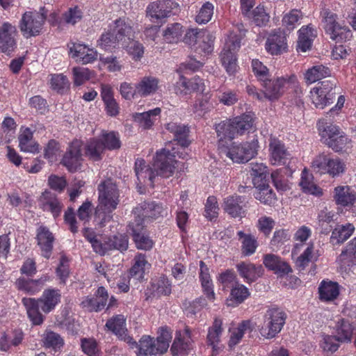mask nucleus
Instances as JSON below:
<instances>
[{"label": "nucleus", "instance_id": "20", "mask_svg": "<svg viewBox=\"0 0 356 356\" xmlns=\"http://www.w3.org/2000/svg\"><path fill=\"white\" fill-rule=\"evenodd\" d=\"M125 325V318L120 314L113 316L106 323V327L121 340L126 341L127 343H132L136 346V342L134 341L132 337L127 335V330Z\"/></svg>", "mask_w": 356, "mask_h": 356}, {"label": "nucleus", "instance_id": "27", "mask_svg": "<svg viewBox=\"0 0 356 356\" xmlns=\"http://www.w3.org/2000/svg\"><path fill=\"white\" fill-rule=\"evenodd\" d=\"M131 348H138L137 356H148L157 354H163L156 341L149 336L145 335L136 343V346L129 343Z\"/></svg>", "mask_w": 356, "mask_h": 356}, {"label": "nucleus", "instance_id": "45", "mask_svg": "<svg viewBox=\"0 0 356 356\" xmlns=\"http://www.w3.org/2000/svg\"><path fill=\"white\" fill-rule=\"evenodd\" d=\"M222 321L219 318H215L213 323L209 327L207 334V342L211 346L213 350L218 349V346L220 341L223 329L222 327Z\"/></svg>", "mask_w": 356, "mask_h": 356}, {"label": "nucleus", "instance_id": "16", "mask_svg": "<svg viewBox=\"0 0 356 356\" xmlns=\"http://www.w3.org/2000/svg\"><path fill=\"white\" fill-rule=\"evenodd\" d=\"M68 47L72 58L82 64L90 63L97 58V51L83 44L71 43Z\"/></svg>", "mask_w": 356, "mask_h": 356}, {"label": "nucleus", "instance_id": "63", "mask_svg": "<svg viewBox=\"0 0 356 356\" xmlns=\"http://www.w3.org/2000/svg\"><path fill=\"white\" fill-rule=\"evenodd\" d=\"M219 207L217 199L214 196H209L205 203L204 216L209 220L216 219L218 215Z\"/></svg>", "mask_w": 356, "mask_h": 356}, {"label": "nucleus", "instance_id": "33", "mask_svg": "<svg viewBox=\"0 0 356 356\" xmlns=\"http://www.w3.org/2000/svg\"><path fill=\"white\" fill-rule=\"evenodd\" d=\"M258 141L253 140L250 143L243 144L232 143L226 156H242L243 154L254 156L258 154Z\"/></svg>", "mask_w": 356, "mask_h": 356}, {"label": "nucleus", "instance_id": "1", "mask_svg": "<svg viewBox=\"0 0 356 356\" xmlns=\"http://www.w3.org/2000/svg\"><path fill=\"white\" fill-rule=\"evenodd\" d=\"M98 205L95 215L100 220V224L104 225L111 220L112 213L117 209L120 202V193L115 184L110 179L102 181L98 186Z\"/></svg>", "mask_w": 356, "mask_h": 356}, {"label": "nucleus", "instance_id": "5", "mask_svg": "<svg viewBox=\"0 0 356 356\" xmlns=\"http://www.w3.org/2000/svg\"><path fill=\"white\" fill-rule=\"evenodd\" d=\"M321 24L327 34L332 40L341 42L348 40L352 37L351 31L348 26L337 21V15L329 9L323 8L321 12Z\"/></svg>", "mask_w": 356, "mask_h": 356}, {"label": "nucleus", "instance_id": "36", "mask_svg": "<svg viewBox=\"0 0 356 356\" xmlns=\"http://www.w3.org/2000/svg\"><path fill=\"white\" fill-rule=\"evenodd\" d=\"M50 280L48 275H43L38 280L19 279L17 282L19 289L30 294H35L39 292L45 283Z\"/></svg>", "mask_w": 356, "mask_h": 356}, {"label": "nucleus", "instance_id": "2", "mask_svg": "<svg viewBox=\"0 0 356 356\" xmlns=\"http://www.w3.org/2000/svg\"><path fill=\"white\" fill-rule=\"evenodd\" d=\"M134 36L132 26L124 18H119L109 25V29L102 34L99 39V46L111 50L116 47L127 46L131 38Z\"/></svg>", "mask_w": 356, "mask_h": 356}, {"label": "nucleus", "instance_id": "49", "mask_svg": "<svg viewBox=\"0 0 356 356\" xmlns=\"http://www.w3.org/2000/svg\"><path fill=\"white\" fill-rule=\"evenodd\" d=\"M354 230L355 227L350 223L337 225L332 231L331 239L336 243H341L352 235Z\"/></svg>", "mask_w": 356, "mask_h": 356}, {"label": "nucleus", "instance_id": "4", "mask_svg": "<svg viewBox=\"0 0 356 356\" xmlns=\"http://www.w3.org/2000/svg\"><path fill=\"white\" fill-rule=\"evenodd\" d=\"M286 314L279 308H270L263 316L262 323L258 326L259 333L266 339L274 338L285 324Z\"/></svg>", "mask_w": 356, "mask_h": 356}, {"label": "nucleus", "instance_id": "15", "mask_svg": "<svg viewBox=\"0 0 356 356\" xmlns=\"http://www.w3.org/2000/svg\"><path fill=\"white\" fill-rule=\"evenodd\" d=\"M17 30L15 25L8 22L2 23L0 26V50L9 54L16 47Z\"/></svg>", "mask_w": 356, "mask_h": 356}, {"label": "nucleus", "instance_id": "18", "mask_svg": "<svg viewBox=\"0 0 356 356\" xmlns=\"http://www.w3.org/2000/svg\"><path fill=\"white\" fill-rule=\"evenodd\" d=\"M108 293L105 288L99 287L93 296H86L81 301V307L88 312H99L103 309L108 300Z\"/></svg>", "mask_w": 356, "mask_h": 356}, {"label": "nucleus", "instance_id": "50", "mask_svg": "<svg viewBox=\"0 0 356 356\" xmlns=\"http://www.w3.org/2000/svg\"><path fill=\"white\" fill-rule=\"evenodd\" d=\"M150 264L146 259L144 254H139L134 257V264L130 269V274L131 276L136 277L137 279L143 277L144 273L146 270H148Z\"/></svg>", "mask_w": 356, "mask_h": 356}, {"label": "nucleus", "instance_id": "46", "mask_svg": "<svg viewBox=\"0 0 356 356\" xmlns=\"http://www.w3.org/2000/svg\"><path fill=\"white\" fill-rule=\"evenodd\" d=\"M353 334V327L348 321L341 319L336 326V337L339 342L349 343L351 341Z\"/></svg>", "mask_w": 356, "mask_h": 356}, {"label": "nucleus", "instance_id": "13", "mask_svg": "<svg viewBox=\"0 0 356 356\" xmlns=\"http://www.w3.org/2000/svg\"><path fill=\"white\" fill-rule=\"evenodd\" d=\"M232 120H225L216 125L215 129L218 140L219 154H225L227 150L232 147V140L236 138Z\"/></svg>", "mask_w": 356, "mask_h": 356}, {"label": "nucleus", "instance_id": "35", "mask_svg": "<svg viewBox=\"0 0 356 356\" xmlns=\"http://www.w3.org/2000/svg\"><path fill=\"white\" fill-rule=\"evenodd\" d=\"M299 186L301 190L305 193L319 196L322 195L321 188L318 186L314 180V177L310 174L306 168H305L302 173Z\"/></svg>", "mask_w": 356, "mask_h": 356}, {"label": "nucleus", "instance_id": "60", "mask_svg": "<svg viewBox=\"0 0 356 356\" xmlns=\"http://www.w3.org/2000/svg\"><path fill=\"white\" fill-rule=\"evenodd\" d=\"M82 350L88 356H102L95 339L83 338L81 340Z\"/></svg>", "mask_w": 356, "mask_h": 356}, {"label": "nucleus", "instance_id": "42", "mask_svg": "<svg viewBox=\"0 0 356 356\" xmlns=\"http://www.w3.org/2000/svg\"><path fill=\"white\" fill-rule=\"evenodd\" d=\"M181 86L183 90H180V93L187 94L195 91H204V83L199 76H194L188 81H186L183 76H180L179 81L177 83V88Z\"/></svg>", "mask_w": 356, "mask_h": 356}, {"label": "nucleus", "instance_id": "11", "mask_svg": "<svg viewBox=\"0 0 356 356\" xmlns=\"http://www.w3.org/2000/svg\"><path fill=\"white\" fill-rule=\"evenodd\" d=\"M312 167L316 172L334 177L344 172L346 165L339 157H317L312 161Z\"/></svg>", "mask_w": 356, "mask_h": 356}, {"label": "nucleus", "instance_id": "61", "mask_svg": "<svg viewBox=\"0 0 356 356\" xmlns=\"http://www.w3.org/2000/svg\"><path fill=\"white\" fill-rule=\"evenodd\" d=\"M273 184L278 192H285L291 189L290 183L280 173V170L273 171L271 173Z\"/></svg>", "mask_w": 356, "mask_h": 356}, {"label": "nucleus", "instance_id": "12", "mask_svg": "<svg viewBox=\"0 0 356 356\" xmlns=\"http://www.w3.org/2000/svg\"><path fill=\"white\" fill-rule=\"evenodd\" d=\"M177 167V162L172 157H156L150 168L147 169L149 181L156 175L168 178L172 176Z\"/></svg>", "mask_w": 356, "mask_h": 356}, {"label": "nucleus", "instance_id": "38", "mask_svg": "<svg viewBox=\"0 0 356 356\" xmlns=\"http://www.w3.org/2000/svg\"><path fill=\"white\" fill-rule=\"evenodd\" d=\"M318 293L322 301L330 302L339 295V286L336 282L323 281L318 287Z\"/></svg>", "mask_w": 356, "mask_h": 356}, {"label": "nucleus", "instance_id": "55", "mask_svg": "<svg viewBox=\"0 0 356 356\" xmlns=\"http://www.w3.org/2000/svg\"><path fill=\"white\" fill-rule=\"evenodd\" d=\"M302 18V14L301 11L293 9L283 17L282 25L287 31H291L300 24V20Z\"/></svg>", "mask_w": 356, "mask_h": 356}, {"label": "nucleus", "instance_id": "44", "mask_svg": "<svg viewBox=\"0 0 356 356\" xmlns=\"http://www.w3.org/2000/svg\"><path fill=\"white\" fill-rule=\"evenodd\" d=\"M24 334L21 330H15L10 334H3L0 337V350L8 351L11 346H17L23 340Z\"/></svg>", "mask_w": 356, "mask_h": 356}, {"label": "nucleus", "instance_id": "30", "mask_svg": "<svg viewBox=\"0 0 356 356\" xmlns=\"http://www.w3.org/2000/svg\"><path fill=\"white\" fill-rule=\"evenodd\" d=\"M264 264L266 268L275 271L280 275H287L292 271L290 266L275 254H266L264 259Z\"/></svg>", "mask_w": 356, "mask_h": 356}, {"label": "nucleus", "instance_id": "37", "mask_svg": "<svg viewBox=\"0 0 356 356\" xmlns=\"http://www.w3.org/2000/svg\"><path fill=\"white\" fill-rule=\"evenodd\" d=\"M254 117L252 113H244L232 119V125L238 137L248 131L253 126Z\"/></svg>", "mask_w": 356, "mask_h": 356}, {"label": "nucleus", "instance_id": "58", "mask_svg": "<svg viewBox=\"0 0 356 356\" xmlns=\"http://www.w3.org/2000/svg\"><path fill=\"white\" fill-rule=\"evenodd\" d=\"M152 289L156 296H167L171 293V284L166 277L162 276L152 283Z\"/></svg>", "mask_w": 356, "mask_h": 356}, {"label": "nucleus", "instance_id": "7", "mask_svg": "<svg viewBox=\"0 0 356 356\" xmlns=\"http://www.w3.org/2000/svg\"><path fill=\"white\" fill-rule=\"evenodd\" d=\"M241 40V35L232 32L225 40L220 54L222 64L229 74H234L237 70L236 53L240 48Z\"/></svg>", "mask_w": 356, "mask_h": 356}, {"label": "nucleus", "instance_id": "51", "mask_svg": "<svg viewBox=\"0 0 356 356\" xmlns=\"http://www.w3.org/2000/svg\"><path fill=\"white\" fill-rule=\"evenodd\" d=\"M140 208L143 210L141 213L143 218H141L143 220L144 218H156L159 216H163L164 213H166L165 209L163 208L162 204L155 203L154 202H143Z\"/></svg>", "mask_w": 356, "mask_h": 356}, {"label": "nucleus", "instance_id": "47", "mask_svg": "<svg viewBox=\"0 0 356 356\" xmlns=\"http://www.w3.org/2000/svg\"><path fill=\"white\" fill-rule=\"evenodd\" d=\"M161 111L160 108H156L147 112L136 113L134 119L143 128L149 129L156 120V117L160 115Z\"/></svg>", "mask_w": 356, "mask_h": 356}, {"label": "nucleus", "instance_id": "31", "mask_svg": "<svg viewBox=\"0 0 356 356\" xmlns=\"http://www.w3.org/2000/svg\"><path fill=\"white\" fill-rule=\"evenodd\" d=\"M22 301L26 308L28 317L32 323L35 325L42 324L44 316L39 311L40 306L38 301L31 298H24Z\"/></svg>", "mask_w": 356, "mask_h": 356}, {"label": "nucleus", "instance_id": "40", "mask_svg": "<svg viewBox=\"0 0 356 356\" xmlns=\"http://www.w3.org/2000/svg\"><path fill=\"white\" fill-rule=\"evenodd\" d=\"M341 268L346 270V266L356 264V237L353 238L346 246L339 257Z\"/></svg>", "mask_w": 356, "mask_h": 356}, {"label": "nucleus", "instance_id": "56", "mask_svg": "<svg viewBox=\"0 0 356 356\" xmlns=\"http://www.w3.org/2000/svg\"><path fill=\"white\" fill-rule=\"evenodd\" d=\"M312 230L305 225L301 226L296 232L294 234V240L296 241V245L292 250V254H298L301 246L311 236Z\"/></svg>", "mask_w": 356, "mask_h": 356}, {"label": "nucleus", "instance_id": "8", "mask_svg": "<svg viewBox=\"0 0 356 356\" xmlns=\"http://www.w3.org/2000/svg\"><path fill=\"white\" fill-rule=\"evenodd\" d=\"M46 20V14L38 12H26L19 22V29L24 37L29 38L38 35Z\"/></svg>", "mask_w": 356, "mask_h": 356}, {"label": "nucleus", "instance_id": "29", "mask_svg": "<svg viewBox=\"0 0 356 356\" xmlns=\"http://www.w3.org/2000/svg\"><path fill=\"white\" fill-rule=\"evenodd\" d=\"M239 275L248 283L254 282L262 275L263 268L251 263L242 262L236 266Z\"/></svg>", "mask_w": 356, "mask_h": 356}, {"label": "nucleus", "instance_id": "23", "mask_svg": "<svg viewBox=\"0 0 356 356\" xmlns=\"http://www.w3.org/2000/svg\"><path fill=\"white\" fill-rule=\"evenodd\" d=\"M18 141L22 152L31 154L39 152V144L33 140V131L30 128H20Z\"/></svg>", "mask_w": 356, "mask_h": 356}, {"label": "nucleus", "instance_id": "41", "mask_svg": "<svg viewBox=\"0 0 356 356\" xmlns=\"http://www.w3.org/2000/svg\"><path fill=\"white\" fill-rule=\"evenodd\" d=\"M200 279L204 294L210 300L215 299L213 283L209 275V268L202 261H200Z\"/></svg>", "mask_w": 356, "mask_h": 356}, {"label": "nucleus", "instance_id": "14", "mask_svg": "<svg viewBox=\"0 0 356 356\" xmlns=\"http://www.w3.org/2000/svg\"><path fill=\"white\" fill-rule=\"evenodd\" d=\"M134 212L135 213H138V215L135 217L134 221L129 222V229L132 232L136 245L138 249L150 250L153 246V241L143 232L144 229L143 219L140 216V209L138 207L136 208Z\"/></svg>", "mask_w": 356, "mask_h": 356}, {"label": "nucleus", "instance_id": "62", "mask_svg": "<svg viewBox=\"0 0 356 356\" xmlns=\"http://www.w3.org/2000/svg\"><path fill=\"white\" fill-rule=\"evenodd\" d=\"M83 17V12L81 8L77 6L70 8L63 15V19L67 24L74 25L81 20Z\"/></svg>", "mask_w": 356, "mask_h": 356}, {"label": "nucleus", "instance_id": "32", "mask_svg": "<svg viewBox=\"0 0 356 356\" xmlns=\"http://www.w3.org/2000/svg\"><path fill=\"white\" fill-rule=\"evenodd\" d=\"M287 49L286 39L283 34L273 33L266 42V49L272 55L281 54Z\"/></svg>", "mask_w": 356, "mask_h": 356}, {"label": "nucleus", "instance_id": "48", "mask_svg": "<svg viewBox=\"0 0 356 356\" xmlns=\"http://www.w3.org/2000/svg\"><path fill=\"white\" fill-rule=\"evenodd\" d=\"M183 33V26L176 22L167 26L163 32V36L168 43H177L179 41Z\"/></svg>", "mask_w": 356, "mask_h": 356}, {"label": "nucleus", "instance_id": "9", "mask_svg": "<svg viewBox=\"0 0 356 356\" xmlns=\"http://www.w3.org/2000/svg\"><path fill=\"white\" fill-rule=\"evenodd\" d=\"M120 141L118 134L111 131L103 132L101 140H92L85 147L86 156H100L105 149H114L120 148Z\"/></svg>", "mask_w": 356, "mask_h": 356}, {"label": "nucleus", "instance_id": "21", "mask_svg": "<svg viewBox=\"0 0 356 356\" xmlns=\"http://www.w3.org/2000/svg\"><path fill=\"white\" fill-rule=\"evenodd\" d=\"M222 207L231 217H242L245 213V197L237 195L228 196L224 199Z\"/></svg>", "mask_w": 356, "mask_h": 356}, {"label": "nucleus", "instance_id": "24", "mask_svg": "<svg viewBox=\"0 0 356 356\" xmlns=\"http://www.w3.org/2000/svg\"><path fill=\"white\" fill-rule=\"evenodd\" d=\"M39 206L44 211L50 212L54 218L60 216L63 208L56 196L47 191L43 193L40 197Z\"/></svg>", "mask_w": 356, "mask_h": 356}, {"label": "nucleus", "instance_id": "43", "mask_svg": "<svg viewBox=\"0 0 356 356\" xmlns=\"http://www.w3.org/2000/svg\"><path fill=\"white\" fill-rule=\"evenodd\" d=\"M330 70L322 65H318L309 68L304 74V79L307 84H312L323 78L329 76Z\"/></svg>", "mask_w": 356, "mask_h": 356}, {"label": "nucleus", "instance_id": "34", "mask_svg": "<svg viewBox=\"0 0 356 356\" xmlns=\"http://www.w3.org/2000/svg\"><path fill=\"white\" fill-rule=\"evenodd\" d=\"M298 32V49L305 52L311 48L312 42L316 36V31L311 25H307L302 26Z\"/></svg>", "mask_w": 356, "mask_h": 356}, {"label": "nucleus", "instance_id": "26", "mask_svg": "<svg viewBox=\"0 0 356 356\" xmlns=\"http://www.w3.org/2000/svg\"><path fill=\"white\" fill-rule=\"evenodd\" d=\"M333 197L337 204L349 207L356 201V192L348 186H339L334 189Z\"/></svg>", "mask_w": 356, "mask_h": 356}, {"label": "nucleus", "instance_id": "59", "mask_svg": "<svg viewBox=\"0 0 356 356\" xmlns=\"http://www.w3.org/2000/svg\"><path fill=\"white\" fill-rule=\"evenodd\" d=\"M254 197L261 203L270 206L274 204L277 201L276 195L270 187L263 188L257 191Z\"/></svg>", "mask_w": 356, "mask_h": 356}, {"label": "nucleus", "instance_id": "28", "mask_svg": "<svg viewBox=\"0 0 356 356\" xmlns=\"http://www.w3.org/2000/svg\"><path fill=\"white\" fill-rule=\"evenodd\" d=\"M159 81L152 76H145L136 83V92L139 97H147L154 94L159 89Z\"/></svg>", "mask_w": 356, "mask_h": 356}, {"label": "nucleus", "instance_id": "25", "mask_svg": "<svg viewBox=\"0 0 356 356\" xmlns=\"http://www.w3.org/2000/svg\"><path fill=\"white\" fill-rule=\"evenodd\" d=\"M174 4L170 0H159L150 3L147 8V15L151 20L161 19L168 17Z\"/></svg>", "mask_w": 356, "mask_h": 356}, {"label": "nucleus", "instance_id": "10", "mask_svg": "<svg viewBox=\"0 0 356 356\" xmlns=\"http://www.w3.org/2000/svg\"><path fill=\"white\" fill-rule=\"evenodd\" d=\"M336 85L330 81H324L310 91V99L317 108L323 109L336 97Z\"/></svg>", "mask_w": 356, "mask_h": 356}, {"label": "nucleus", "instance_id": "6", "mask_svg": "<svg viewBox=\"0 0 356 356\" xmlns=\"http://www.w3.org/2000/svg\"><path fill=\"white\" fill-rule=\"evenodd\" d=\"M296 83L297 78L294 74L274 79H265L262 83L264 99L271 102L277 100L286 88L295 86Z\"/></svg>", "mask_w": 356, "mask_h": 356}, {"label": "nucleus", "instance_id": "17", "mask_svg": "<svg viewBox=\"0 0 356 356\" xmlns=\"http://www.w3.org/2000/svg\"><path fill=\"white\" fill-rule=\"evenodd\" d=\"M35 238L42 256L46 259H49L55 241L53 233L48 227L41 225L37 229Z\"/></svg>", "mask_w": 356, "mask_h": 356}, {"label": "nucleus", "instance_id": "22", "mask_svg": "<svg viewBox=\"0 0 356 356\" xmlns=\"http://www.w3.org/2000/svg\"><path fill=\"white\" fill-rule=\"evenodd\" d=\"M61 293L58 289H45L42 296L37 299L40 306V309L45 314H48L54 310L60 302Z\"/></svg>", "mask_w": 356, "mask_h": 356}, {"label": "nucleus", "instance_id": "53", "mask_svg": "<svg viewBox=\"0 0 356 356\" xmlns=\"http://www.w3.org/2000/svg\"><path fill=\"white\" fill-rule=\"evenodd\" d=\"M248 330H252L251 322L250 321H242L238 326L235 328L230 336L229 346L234 347L243 338L244 333Z\"/></svg>", "mask_w": 356, "mask_h": 356}, {"label": "nucleus", "instance_id": "57", "mask_svg": "<svg viewBox=\"0 0 356 356\" xmlns=\"http://www.w3.org/2000/svg\"><path fill=\"white\" fill-rule=\"evenodd\" d=\"M232 299L230 301H234L236 305L242 303L250 296L248 289L243 284L236 283L232 287L230 293Z\"/></svg>", "mask_w": 356, "mask_h": 356}, {"label": "nucleus", "instance_id": "64", "mask_svg": "<svg viewBox=\"0 0 356 356\" xmlns=\"http://www.w3.org/2000/svg\"><path fill=\"white\" fill-rule=\"evenodd\" d=\"M50 84L52 89L62 92L69 88L70 83L66 76L63 74H56L51 75Z\"/></svg>", "mask_w": 356, "mask_h": 356}, {"label": "nucleus", "instance_id": "19", "mask_svg": "<svg viewBox=\"0 0 356 356\" xmlns=\"http://www.w3.org/2000/svg\"><path fill=\"white\" fill-rule=\"evenodd\" d=\"M193 348V340L191 337V331L188 327L176 332L175 339L171 347L173 355H181L186 354Z\"/></svg>", "mask_w": 356, "mask_h": 356}, {"label": "nucleus", "instance_id": "39", "mask_svg": "<svg viewBox=\"0 0 356 356\" xmlns=\"http://www.w3.org/2000/svg\"><path fill=\"white\" fill-rule=\"evenodd\" d=\"M165 127L167 130L174 134L176 140L181 146L187 147L190 144L188 139L189 128L187 126L171 122L168 123Z\"/></svg>", "mask_w": 356, "mask_h": 356}, {"label": "nucleus", "instance_id": "3", "mask_svg": "<svg viewBox=\"0 0 356 356\" xmlns=\"http://www.w3.org/2000/svg\"><path fill=\"white\" fill-rule=\"evenodd\" d=\"M317 126L324 144L335 152L348 153V149L352 147V141L338 126L328 123L324 119L320 120Z\"/></svg>", "mask_w": 356, "mask_h": 356}, {"label": "nucleus", "instance_id": "52", "mask_svg": "<svg viewBox=\"0 0 356 356\" xmlns=\"http://www.w3.org/2000/svg\"><path fill=\"white\" fill-rule=\"evenodd\" d=\"M237 236L241 241L243 254L248 256L255 252L257 247V242L253 236L246 234L242 231L238 232Z\"/></svg>", "mask_w": 356, "mask_h": 356}, {"label": "nucleus", "instance_id": "54", "mask_svg": "<svg viewBox=\"0 0 356 356\" xmlns=\"http://www.w3.org/2000/svg\"><path fill=\"white\" fill-rule=\"evenodd\" d=\"M251 19L257 26H265L269 21V15L266 12L264 6H258L245 16Z\"/></svg>", "mask_w": 356, "mask_h": 356}]
</instances>
